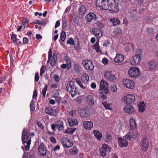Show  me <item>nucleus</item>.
Listing matches in <instances>:
<instances>
[{"mask_svg": "<svg viewBox=\"0 0 158 158\" xmlns=\"http://www.w3.org/2000/svg\"><path fill=\"white\" fill-rule=\"evenodd\" d=\"M114 33L115 35L121 33V30L119 27L116 28L114 31Z\"/></svg>", "mask_w": 158, "mask_h": 158, "instance_id": "44", "label": "nucleus"}, {"mask_svg": "<svg viewBox=\"0 0 158 158\" xmlns=\"http://www.w3.org/2000/svg\"><path fill=\"white\" fill-rule=\"evenodd\" d=\"M30 108L31 110L33 111L35 108V103L33 100L31 101L30 104Z\"/></svg>", "mask_w": 158, "mask_h": 158, "instance_id": "42", "label": "nucleus"}, {"mask_svg": "<svg viewBox=\"0 0 158 158\" xmlns=\"http://www.w3.org/2000/svg\"><path fill=\"white\" fill-rule=\"evenodd\" d=\"M141 148L142 150L146 151L147 150L148 148V142L147 138H144L143 140L142 141V143L141 144Z\"/></svg>", "mask_w": 158, "mask_h": 158, "instance_id": "19", "label": "nucleus"}, {"mask_svg": "<svg viewBox=\"0 0 158 158\" xmlns=\"http://www.w3.org/2000/svg\"><path fill=\"white\" fill-rule=\"evenodd\" d=\"M37 125L40 128L42 129L44 128V126L40 122H37Z\"/></svg>", "mask_w": 158, "mask_h": 158, "instance_id": "51", "label": "nucleus"}, {"mask_svg": "<svg viewBox=\"0 0 158 158\" xmlns=\"http://www.w3.org/2000/svg\"><path fill=\"white\" fill-rule=\"evenodd\" d=\"M32 23L35 24H38L39 25H45L46 23V21L45 19H42L40 20H36L32 22Z\"/></svg>", "mask_w": 158, "mask_h": 158, "instance_id": "32", "label": "nucleus"}, {"mask_svg": "<svg viewBox=\"0 0 158 158\" xmlns=\"http://www.w3.org/2000/svg\"><path fill=\"white\" fill-rule=\"evenodd\" d=\"M39 79V76L38 73H37L35 75V82H37L38 81Z\"/></svg>", "mask_w": 158, "mask_h": 158, "instance_id": "55", "label": "nucleus"}, {"mask_svg": "<svg viewBox=\"0 0 158 158\" xmlns=\"http://www.w3.org/2000/svg\"><path fill=\"white\" fill-rule=\"evenodd\" d=\"M85 101L89 106H93L94 103V98L91 95H88L86 96Z\"/></svg>", "mask_w": 158, "mask_h": 158, "instance_id": "17", "label": "nucleus"}, {"mask_svg": "<svg viewBox=\"0 0 158 158\" xmlns=\"http://www.w3.org/2000/svg\"><path fill=\"white\" fill-rule=\"evenodd\" d=\"M37 96V90L35 89L34 90L33 95V99H35L36 98V97Z\"/></svg>", "mask_w": 158, "mask_h": 158, "instance_id": "52", "label": "nucleus"}, {"mask_svg": "<svg viewBox=\"0 0 158 158\" xmlns=\"http://www.w3.org/2000/svg\"><path fill=\"white\" fill-rule=\"evenodd\" d=\"M111 149L108 145L104 144L101 148L100 149V154L101 156H106V152H110Z\"/></svg>", "mask_w": 158, "mask_h": 158, "instance_id": "11", "label": "nucleus"}, {"mask_svg": "<svg viewBox=\"0 0 158 158\" xmlns=\"http://www.w3.org/2000/svg\"><path fill=\"white\" fill-rule=\"evenodd\" d=\"M118 141L119 145L121 147H126L128 144L127 140L124 138L122 139L121 138H119L118 139Z\"/></svg>", "mask_w": 158, "mask_h": 158, "instance_id": "22", "label": "nucleus"}, {"mask_svg": "<svg viewBox=\"0 0 158 158\" xmlns=\"http://www.w3.org/2000/svg\"><path fill=\"white\" fill-rule=\"evenodd\" d=\"M11 39L12 41L14 43H15L16 42V37L15 35H13L11 37Z\"/></svg>", "mask_w": 158, "mask_h": 158, "instance_id": "53", "label": "nucleus"}, {"mask_svg": "<svg viewBox=\"0 0 158 158\" xmlns=\"http://www.w3.org/2000/svg\"><path fill=\"white\" fill-rule=\"evenodd\" d=\"M78 111L80 114L83 117L86 118L90 115L89 111L87 109L80 108Z\"/></svg>", "mask_w": 158, "mask_h": 158, "instance_id": "12", "label": "nucleus"}, {"mask_svg": "<svg viewBox=\"0 0 158 158\" xmlns=\"http://www.w3.org/2000/svg\"><path fill=\"white\" fill-rule=\"evenodd\" d=\"M71 8V7L70 6H68L65 9L64 12V14L65 15H66L68 14V12L69 10H70Z\"/></svg>", "mask_w": 158, "mask_h": 158, "instance_id": "59", "label": "nucleus"}, {"mask_svg": "<svg viewBox=\"0 0 158 158\" xmlns=\"http://www.w3.org/2000/svg\"><path fill=\"white\" fill-rule=\"evenodd\" d=\"M28 39L25 37H23V43L24 44H27L28 43Z\"/></svg>", "mask_w": 158, "mask_h": 158, "instance_id": "63", "label": "nucleus"}, {"mask_svg": "<svg viewBox=\"0 0 158 158\" xmlns=\"http://www.w3.org/2000/svg\"><path fill=\"white\" fill-rule=\"evenodd\" d=\"M98 27L100 29H102L104 27V24L101 22H98Z\"/></svg>", "mask_w": 158, "mask_h": 158, "instance_id": "56", "label": "nucleus"}, {"mask_svg": "<svg viewBox=\"0 0 158 158\" xmlns=\"http://www.w3.org/2000/svg\"><path fill=\"white\" fill-rule=\"evenodd\" d=\"M57 85L56 84H53L51 85L50 88L51 89H56L57 87Z\"/></svg>", "mask_w": 158, "mask_h": 158, "instance_id": "57", "label": "nucleus"}, {"mask_svg": "<svg viewBox=\"0 0 158 158\" xmlns=\"http://www.w3.org/2000/svg\"><path fill=\"white\" fill-rule=\"evenodd\" d=\"M102 104L106 109L110 110H112L111 108L112 104L111 102H110L109 101L106 100L102 102Z\"/></svg>", "mask_w": 158, "mask_h": 158, "instance_id": "26", "label": "nucleus"}, {"mask_svg": "<svg viewBox=\"0 0 158 158\" xmlns=\"http://www.w3.org/2000/svg\"><path fill=\"white\" fill-rule=\"evenodd\" d=\"M77 112L76 110H72L69 113V114L70 116L74 117L77 114Z\"/></svg>", "mask_w": 158, "mask_h": 158, "instance_id": "45", "label": "nucleus"}, {"mask_svg": "<svg viewBox=\"0 0 158 158\" xmlns=\"http://www.w3.org/2000/svg\"><path fill=\"white\" fill-rule=\"evenodd\" d=\"M92 32L97 39H99L102 35V31L97 28H94L92 30Z\"/></svg>", "mask_w": 158, "mask_h": 158, "instance_id": "20", "label": "nucleus"}, {"mask_svg": "<svg viewBox=\"0 0 158 158\" xmlns=\"http://www.w3.org/2000/svg\"><path fill=\"white\" fill-rule=\"evenodd\" d=\"M83 124L86 129L90 130L93 126V123L91 121H85L83 122Z\"/></svg>", "mask_w": 158, "mask_h": 158, "instance_id": "23", "label": "nucleus"}, {"mask_svg": "<svg viewBox=\"0 0 158 158\" xmlns=\"http://www.w3.org/2000/svg\"><path fill=\"white\" fill-rule=\"evenodd\" d=\"M146 65H148V69L150 70L154 69L156 65V62L154 61H150L148 62Z\"/></svg>", "mask_w": 158, "mask_h": 158, "instance_id": "27", "label": "nucleus"}, {"mask_svg": "<svg viewBox=\"0 0 158 158\" xmlns=\"http://www.w3.org/2000/svg\"><path fill=\"white\" fill-rule=\"evenodd\" d=\"M55 123L56 127L59 131H62L64 129V124L62 121L60 120L57 121Z\"/></svg>", "mask_w": 158, "mask_h": 158, "instance_id": "25", "label": "nucleus"}, {"mask_svg": "<svg viewBox=\"0 0 158 158\" xmlns=\"http://www.w3.org/2000/svg\"><path fill=\"white\" fill-rule=\"evenodd\" d=\"M46 68L45 66L43 65L40 69V75L42 76L45 71Z\"/></svg>", "mask_w": 158, "mask_h": 158, "instance_id": "48", "label": "nucleus"}, {"mask_svg": "<svg viewBox=\"0 0 158 158\" xmlns=\"http://www.w3.org/2000/svg\"><path fill=\"white\" fill-rule=\"evenodd\" d=\"M86 10V8L83 5L81 6L79 8V15H84L85 13Z\"/></svg>", "mask_w": 158, "mask_h": 158, "instance_id": "36", "label": "nucleus"}, {"mask_svg": "<svg viewBox=\"0 0 158 158\" xmlns=\"http://www.w3.org/2000/svg\"><path fill=\"white\" fill-rule=\"evenodd\" d=\"M66 88L67 90L71 94L73 98L76 95L79 94L78 89L75 85L73 81H69L67 85Z\"/></svg>", "mask_w": 158, "mask_h": 158, "instance_id": "3", "label": "nucleus"}, {"mask_svg": "<svg viewBox=\"0 0 158 158\" xmlns=\"http://www.w3.org/2000/svg\"><path fill=\"white\" fill-rule=\"evenodd\" d=\"M146 109V105L144 102H140L139 105V111L143 112Z\"/></svg>", "mask_w": 158, "mask_h": 158, "instance_id": "31", "label": "nucleus"}, {"mask_svg": "<svg viewBox=\"0 0 158 158\" xmlns=\"http://www.w3.org/2000/svg\"><path fill=\"white\" fill-rule=\"evenodd\" d=\"M108 87V85L107 82L103 80H102L100 83V90L104 91L101 92V94L105 93L106 94H108L109 92V91L107 89Z\"/></svg>", "mask_w": 158, "mask_h": 158, "instance_id": "7", "label": "nucleus"}, {"mask_svg": "<svg viewBox=\"0 0 158 158\" xmlns=\"http://www.w3.org/2000/svg\"><path fill=\"white\" fill-rule=\"evenodd\" d=\"M67 44H71L72 45H74V42L73 41L72 38H70L69 39L67 42Z\"/></svg>", "mask_w": 158, "mask_h": 158, "instance_id": "50", "label": "nucleus"}, {"mask_svg": "<svg viewBox=\"0 0 158 158\" xmlns=\"http://www.w3.org/2000/svg\"><path fill=\"white\" fill-rule=\"evenodd\" d=\"M57 54L56 53H53L52 58L51 61V64L52 66H53L55 65L57 60Z\"/></svg>", "mask_w": 158, "mask_h": 158, "instance_id": "30", "label": "nucleus"}, {"mask_svg": "<svg viewBox=\"0 0 158 158\" xmlns=\"http://www.w3.org/2000/svg\"><path fill=\"white\" fill-rule=\"evenodd\" d=\"M142 56L141 50L139 49L136 50L135 54L130 60V64L132 65L138 64L141 61Z\"/></svg>", "mask_w": 158, "mask_h": 158, "instance_id": "4", "label": "nucleus"}, {"mask_svg": "<svg viewBox=\"0 0 158 158\" xmlns=\"http://www.w3.org/2000/svg\"><path fill=\"white\" fill-rule=\"evenodd\" d=\"M52 93L54 95V96H58L59 95V92L58 90L56 89H55L53 90Z\"/></svg>", "mask_w": 158, "mask_h": 158, "instance_id": "60", "label": "nucleus"}, {"mask_svg": "<svg viewBox=\"0 0 158 158\" xmlns=\"http://www.w3.org/2000/svg\"><path fill=\"white\" fill-rule=\"evenodd\" d=\"M93 48L95 49L96 52H102V50L100 49L99 45V41H97L95 44L93 45Z\"/></svg>", "mask_w": 158, "mask_h": 158, "instance_id": "34", "label": "nucleus"}, {"mask_svg": "<svg viewBox=\"0 0 158 158\" xmlns=\"http://www.w3.org/2000/svg\"><path fill=\"white\" fill-rule=\"evenodd\" d=\"M112 138L111 135L109 134H106V139H105L107 143H109L112 141Z\"/></svg>", "mask_w": 158, "mask_h": 158, "instance_id": "43", "label": "nucleus"}, {"mask_svg": "<svg viewBox=\"0 0 158 158\" xmlns=\"http://www.w3.org/2000/svg\"><path fill=\"white\" fill-rule=\"evenodd\" d=\"M104 77L106 79L110 81H113L115 80V76L110 72L106 71L104 74Z\"/></svg>", "mask_w": 158, "mask_h": 158, "instance_id": "15", "label": "nucleus"}, {"mask_svg": "<svg viewBox=\"0 0 158 158\" xmlns=\"http://www.w3.org/2000/svg\"><path fill=\"white\" fill-rule=\"evenodd\" d=\"M48 85L47 84L45 85L44 87L42 90V94L43 97H45L46 95V92L47 90Z\"/></svg>", "mask_w": 158, "mask_h": 158, "instance_id": "41", "label": "nucleus"}, {"mask_svg": "<svg viewBox=\"0 0 158 158\" xmlns=\"http://www.w3.org/2000/svg\"><path fill=\"white\" fill-rule=\"evenodd\" d=\"M135 100V97L133 94H128L124 97V100L126 103L134 102Z\"/></svg>", "mask_w": 158, "mask_h": 158, "instance_id": "14", "label": "nucleus"}, {"mask_svg": "<svg viewBox=\"0 0 158 158\" xmlns=\"http://www.w3.org/2000/svg\"><path fill=\"white\" fill-rule=\"evenodd\" d=\"M68 123L71 127H73L75 125H77L78 122L76 119H73L69 118L68 119Z\"/></svg>", "mask_w": 158, "mask_h": 158, "instance_id": "28", "label": "nucleus"}, {"mask_svg": "<svg viewBox=\"0 0 158 158\" xmlns=\"http://www.w3.org/2000/svg\"><path fill=\"white\" fill-rule=\"evenodd\" d=\"M130 128L131 130H134L136 127L135 122L134 119L132 118L130 119Z\"/></svg>", "mask_w": 158, "mask_h": 158, "instance_id": "33", "label": "nucleus"}, {"mask_svg": "<svg viewBox=\"0 0 158 158\" xmlns=\"http://www.w3.org/2000/svg\"><path fill=\"white\" fill-rule=\"evenodd\" d=\"M108 62V60L106 58H104L102 59V62L104 64H107Z\"/></svg>", "mask_w": 158, "mask_h": 158, "instance_id": "62", "label": "nucleus"}, {"mask_svg": "<svg viewBox=\"0 0 158 158\" xmlns=\"http://www.w3.org/2000/svg\"><path fill=\"white\" fill-rule=\"evenodd\" d=\"M124 111L129 114H131L135 112L134 107L131 105L127 104L123 108Z\"/></svg>", "mask_w": 158, "mask_h": 158, "instance_id": "13", "label": "nucleus"}, {"mask_svg": "<svg viewBox=\"0 0 158 158\" xmlns=\"http://www.w3.org/2000/svg\"><path fill=\"white\" fill-rule=\"evenodd\" d=\"M50 139L52 143H56V140L54 137H50Z\"/></svg>", "mask_w": 158, "mask_h": 158, "instance_id": "58", "label": "nucleus"}, {"mask_svg": "<svg viewBox=\"0 0 158 158\" xmlns=\"http://www.w3.org/2000/svg\"><path fill=\"white\" fill-rule=\"evenodd\" d=\"M128 73L130 77L136 78L139 75L140 71L138 68L132 67L129 69Z\"/></svg>", "mask_w": 158, "mask_h": 158, "instance_id": "6", "label": "nucleus"}, {"mask_svg": "<svg viewBox=\"0 0 158 158\" xmlns=\"http://www.w3.org/2000/svg\"><path fill=\"white\" fill-rule=\"evenodd\" d=\"M56 124H52L51 125V128L52 130L53 131H56Z\"/></svg>", "mask_w": 158, "mask_h": 158, "instance_id": "64", "label": "nucleus"}, {"mask_svg": "<svg viewBox=\"0 0 158 158\" xmlns=\"http://www.w3.org/2000/svg\"><path fill=\"white\" fill-rule=\"evenodd\" d=\"M82 64L84 67L87 70H92L94 68V66L91 61L89 60H86L83 61Z\"/></svg>", "mask_w": 158, "mask_h": 158, "instance_id": "9", "label": "nucleus"}, {"mask_svg": "<svg viewBox=\"0 0 158 158\" xmlns=\"http://www.w3.org/2000/svg\"><path fill=\"white\" fill-rule=\"evenodd\" d=\"M39 152L40 154L44 156L46 155L47 150L43 143H41L39 147Z\"/></svg>", "mask_w": 158, "mask_h": 158, "instance_id": "16", "label": "nucleus"}, {"mask_svg": "<svg viewBox=\"0 0 158 158\" xmlns=\"http://www.w3.org/2000/svg\"><path fill=\"white\" fill-rule=\"evenodd\" d=\"M66 37L65 33L64 31H62L60 35V38L61 40L64 41Z\"/></svg>", "mask_w": 158, "mask_h": 158, "instance_id": "46", "label": "nucleus"}, {"mask_svg": "<svg viewBox=\"0 0 158 158\" xmlns=\"http://www.w3.org/2000/svg\"><path fill=\"white\" fill-rule=\"evenodd\" d=\"M61 143L64 147L67 148L71 147L73 144L72 141L67 137H64L62 139Z\"/></svg>", "mask_w": 158, "mask_h": 158, "instance_id": "10", "label": "nucleus"}, {"mask_svg": "<svg viewBox=\"0 0 158 158\" xmlns=\"http://www.w3.org/2000/svg\"><path fill=\"white\" fill-rule=\"evenodd\" d=\"M70 152L73 154H75L78 153V150L76 147L73 146L70 149Z\"/></svg>", "mask_w": 158, "mask_h": 158, "instance_id": "40", "label": "nucleus"}, {"mask_svg": "<svg viewBox=\"0 0 158 158\" xmlns=\"http://www.w3.org/2000/svg\"><path fill=\"white\" fill-rule=\"evenodd\" d=\"M23 158H32L28 152L26 153L23 156Z\"/></svg>", "mask_w": 158, "mask_h": 158, "instance_id": "61", "label": "nucleus"}, {"mask_svg": "<svg viewBox=\"0 0 158 158\" xmlns=\"http://www.w3.org/2000/svg\"><path fill=\"white\" fill-rule=\"evenodd\" d=\"M96 6L101 10H107L112 13L118 11V6L115 4L114 0H97Z\"/></svg>", "mask_w": 158, "mask_h": 158, "instance_id": "1", "label": "nucleus"}, {"mask_svg": "<svg viewBox=\"0 0 158 158\" xmlns=\"http://www.w3.org/2000/svg\"><path fill=\"white\" fill-rule=\"evenodd\" d=\"M45 112L46 114L51 116H55L56 114V112L55 110L48 107L46 108Z\"/></svg>", "mask_w": 158, "mask_h": 158, "instance_id": "24", "label": "nucleus"}, {"mask_svg": "<svg viewBox=\"0 0 158 158\" xmlns=\"http://www.w3.org/2000/svg\"><path fill=\"white\" fill-rule=\"evenodd\" d=\"M124 59V58L123 55L120 54H117L114 58V60L115 63H120Z\"/></svg>", "mask_w": 158, "mask_h": 158, "instance_id": "21", "label": "nucleus"}, {"mask_svg": "<svg viewBox=\"0 0 158 158\" xmlns=\"http://www.w3.org/2000/svg\"><path fill=\"white\" fill-rule=\"evenodd\" d=\"M93 133L98 140L99 141L101 140L102 137V135L101 133H100L98 131L96 130L94 131Z\"/></svg>", "mask_w": 158, "mask_h": 158, "instance_id": "29", "label": "nucleus"}, {"mask_svg": "<svg viewBox=\"0 0 158 158\" xmlns=\"http://www.w3.org/2000/svg\"><path fill=\"white\" fill-rule=\"evenodd\" d=\"M81 79L82 82H83L84 85L82 84L80 81V79L78 78H76L75 81L83 89L85 88V85L86 84H87L89 81V77L88 75L85 73H83L81 76Z\"/></svg>", "mask_w": 158, "mask_h": 158, "instance_id": "5", "label": "nucleus"}, {"mask_svg": "<svg viewBox=\"0 0 158 158\" xmlns=\"http://www.w3.org/2000/svg\"><path fill=\"white\" fill-rule=\"evenodd\" d=\"M134 134L133 133H128L126 135L123 137V138L125 139L126 140L130 139L131 138H133Z\"/></svg>", "mask_w": 158, "mask_h": 158, "instance_id": "38", "label": "nucleus"}, {"mask_svg": "<svg viewBox=\"0 0 158 158\" xmlns=\"http://www.w3.org/2000/svg\"><path fill=\"white\" fill-rule=\"evenodd\" d=\"M64 62L65 64H66L67 65V69H69L71 66V62L70 60L69 59V58L67 56H65L64 58Z\"/></svg>", "mask_w": 158, "mask_h": 158, "instance_id": "37", "label": "nucleus"}, {"mask_svg": "<svg viewBox=\"0 0 158 158\" xmlns=\"http://www.w3.org/2000/svg\"><path fill=\"white\" fill-rule=\"evenodd\" d=\"M96 19V15L93 13H89L85 16V19L88 22H90L93 20H95Z\"/></svg>", "mask_w": 158, "mask_h": 158, "instance_id": "18", "label": "nucleus"}, {"mask_svg": "<svg viewBox=\"0 0 158 158\" xmlns=\"http://www.w3.org/2000/svg\"><path fill=\"white\" fill-rule=\"evenodd\" d=\"M123 83L125 86L130 89H133L135 86L133 81L129 79H123Z\"/></svg>", "mask_w": 158, "mask_h": 158, "instance_id": "8", "label": "nucleus"}, {"mask_svg": "<svg viewBox=\"0 0 158 158\" xmlns=\"http://www.w3.org/2000/svg\"><path fill=\"white\" fill-rule=\"evenodd\" d=\"M29 133L27 130L24 128L23 130L22 136V140L23 144L25 147V149L26 151H28L29 149L30 145L31 144V140L30 138L28 140Z\"/></svg>", "mask_w": 158, "mask_h": 158, "instance_id": "2", "label": "nucleus"}, {"mask_svg": "<svg viewBox=\"0 0 158 158\" xmlns=\"http://www.w3.org/2000/svg\"><path fill=\"white\" fill-rule=\"evenodd\" d=\"M76 130L74 127H68L64 131V132L66 134H72Z\"/></svg>", "mask_w": 158, "mask_h": 158, "instance_id": "35", "label": "nucleus"}, {"mask_svg": "<svg viewBox=\"0 0 158 158\" xmlns=\"http://www.w3.org/2000/svg\"><path fill=\"white\" fill-rule=\"evenodd\" d=\"M52 97L57 101L60 102L61 100V98L58 96H53Z\"/></svg>", "mask_w": 158, "mask_h": 158, "instance_id": "54", "label": "nucleus"}, {"mask_svg": "<svg viewBox=\"0 0 158 158\" xmlns=\"http://www.w3.org/2000/svg\"><path fill=\"white\" fill-rule=\"evenodd\" d=\"M110 21L113 23L114 26H115L120 23V21L118 19L116 18L110 19Z\"/></svg>", "mask_w": 158, "mask_h": 158, "instance_id": "39", "label": "nucleus"}, {"mask_svg": "<svg viewBox=\"0 0 158 158\" xmlns=\"http://www.w3.org/2000/svg\"><path fill=\"white\" fill-rule=\"evenodd\" d=\"M28 23L27 19L26 18L23 19L22 21V24L25 27L28 26Z\"/></svg>", "mask_w": 158, "mask_h": 158, "instance_id": "49", "label": "nucleus"}, {"mask_svg": "<svg viewBox=\"0 0 158 158\" xmlns=\"http://www.w3.org/2000/svg\"><path fill=\"white\" fill-rule=\"evenodd\" d=\"M111 91L114 93H115L117 91V87L116 85H112L110 86Z\"/></svg>", "mask_w": 158, "mask_h": 158, "instance_id": "47", "label": "nucleus"}]
</instances>
